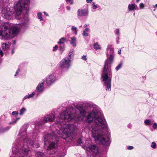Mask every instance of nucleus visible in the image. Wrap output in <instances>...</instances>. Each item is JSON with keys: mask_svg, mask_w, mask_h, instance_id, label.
<instances>
[{"mask_svg": "<svg viewBox=\"0 0 157 157\" xmlns=\"http://www.w3.org/2000/svg\"><path fill=\"white\" fill-rule=\"evenodd\" d=\"M87 120L89 123L94 120L96 123L95 127L93 128L91 134L96 142L105 146H109L110 142L107 135L110 134V132L104 116L100 113L92 112L87 116Z\"/></svg>", "mask_w": 157, "mask_h": 157, "instance_id": "obj_1", "label": "nucleus"}, {"mask_svg": "<svg viewBox=\"0 0 157 157\" xmlns=\"http://www.w3.org/2000/svg\"><path fill=\"white\" fill-rule=\"evenodd\" d=\"M75 130V126L73 124H68L62 127L59 131V136L54 134H48L44 137V145L48 143L49 146L47 149L48 154H53L57 146V142L59 138L66 140L67 137L72 135Z\"/></svg>", "mask_w": 157, "mask_h": 157, "instance_id": "obj_2", "label": "nucleus"}, {"mask_svg": "<svg viewBox=\"0 0 157 157\" xmlns=\"http://www.w3.org/2000/svg\"><path fill=\"white\" fill-rule=\"evenodd\" d=\"M114 52V49L112 45H108L106 54L108 55L110 54V55L105 61L101 72V79L103 82V85L106 86V90L109 91L111 90V82L112 77L111 66L114 59V55L113 54Z\"/></svg>", "mask_w": 157, "mask_h": 157, "instance_id": "obj_3", "label": "nucleus"}, {"mask_svg": "<svg viewBox=\"0 0 157 157\" xmlns=\"http://www.w3.org/2000/svg\"><path fill=\"white\" fill-rule=\"evenodd\" d=\"M30 0H19L14 6V11H11V9L4 8L2 11V16L6 19H9L10 16L15 12V17L17 19H20L19 16L21 15L23 10H28L29 7Z\"/></svg>", "mask_w": 157, "mask_h": 157, "instance_id": "obj_4", "label": "nucleus"}, {"mask_svg": "<svg viewBox=\"0 0 157 157\" xmlns=\"http://www.w3.org/2000/svg\"><path fill=\"white\" fill-rule=\"evenodd\" d=\"M7 24L3 25L2 29L0 30V36L3 38H8L12 34L18 33L20 30V28L19 25H14L11 26L10 29L9 26Z\"/></svg>", "mask_w": 157, "mask_h": 157, "instance_id": "obj_5", "label": "nucleus"}, {"mask_svg": "<svg viewBox=\"0 0 157 157\" xmlns=\"http://www.w3.org/2000/svg\"><path fill=\"white\" fill-rule=\"evenodd\" d=\"M23 141V146H21L20 149L16 148L14 149L13 148V151L14 154H17L18 156L20 155L21 156H19V157H22L23 156L22 155H27V152L29 150V146L34 145V142L29 139H24ZM18 147L19 148V146Z\"/></svg>", "mask_w": 157, "mask_h": 157, "instance_id": "obj_6", "label": "nucleus"}, {"mask_svg": "<svg viewBox=\"0 0 157 157\" xmlns=\"http://www.w3.org/2000/svg\"><path fill=\"white\" fill-rule=\"evenodd\" d=\"M75 117L72 114V112L69 110V109L62 112L60 115V118L65 121L71 120Z\"/></svg>", "mask_w": 157, "mask_h": 157, "instance_id": "obj_7", "label": "nucleus"}, {"mask_svg": "<svg viewBox=\"0 0 157 157\" xmlns=\"http://www.w3.org/2000/svg\"><path fill=\"white\" fill-rule=\"evenodd\" d=\"M83 148L84 149H86L87 150L89 151L92 154L93 156H95L98 152V148L95 145H91L87 146L85 145L83 146Z\"/></svg>", "mask_w": 157, "mask_h": 157, "instance_id": "obj_8", "label": "nucleus"}, {"mask_svg": "<svg viewBox=\"0 0 157 157\" xmlns=\"http://www.w3.org/2000/svg\"><path fill=\"white\" fill-rule=\"evenodd\" d=\"M70 59L68 57H66L60 62L59 67L62 68H67V69L70 66Z\"/></svg>", "mask_w": 157, "mask_h": 157, "instance_id": "obj_9", "label": "nucleus"}, {"mask_svg": "<svg viewBox=\"0 0 157 157\" xmlns=\"http://www.w3.org/2000/svg\"><path fill=\"white\" fill-rule=\"evenodd\" d=\"M54 118L55 117L54 115L52 114H50L47 115L46 117H45L44 118L43 121H41L40 122L38 123L37 124L36 123V124L39 125L40 124H43L48 121L52 122L53 121Z\"/></svg>", "mask_w": 157, "mask_h": 157, "instance_id": "obj_10", "label": "nucleus"}, {"mask_svg": "<svg viewBox=\"0 0 157 157\" xmlns=\"http://www.w3.org/2000/svg\"><path fill=\"white\" fill-rule=\"evenodd\" d=\"M56 80L55 76L52 75H50L46 78V82L48 85H50Z\"/></svg>", "mask_w": 157, "mask_h": 157, "instance_id": "obj_11", "label": "nucleus"}, {"mask_svg": "<svg viewBox=\"0 0 157 157\" xmlns=\"http://www.w3.org/2000/svg\"><path fill=\"white\" fill-rule=\"evenodd\" d=\"M88 14V10L86 9H79L78 10V16L82 17L87 16Z\"/></svg>", "mask_w": 157, "mask_h": 157, "instance_id": "obj_12", "label": "nucleus"}, {"mask_svg": "<svg viewBox=\"0 0 157 157\" xmlns=\"http://www.w3.org/2000/svg\"><path fill=\"white\" fill-rule=\"evenodd\" d=\"M75 107L77 109L79 113V115L78 116V118H81V116L83 117L84 116L85 114V111L84 109L81 106H75Z\"/></svg>", "mask_w": 157, "mask_h": 157, "instance_id": "obj_13", "label": "nucleus"}, {"mask_svg": "<svg viewBox=\"0 0 157 157\" xmlns=\"http://www.w3.org/2000/svg\"><path fill=\"white\" fill-rule=\"evenodd\" d=\"M128 7L129 10L130 11L135 10L137 8V6L134 4H129Z\"/></svg>", "mask_w": 157, "mask_h": 157, "instance_id": "obj_14", "label": "nucleus"}, {"mask_svg": "<svg viewBox=\"0 0 157 157\" xmlns=\"http://www.w3.org/2000/svg\"><path fill=\"white\" fill-rule=\"evenodd\" d=\"M43 83L42 82L41 83H39L37 87H36V91L37 92H40L42 91L43 89Z\"/></svg>", "mask_w": 157, "mask_h": 157, "instance_id": "obj_15", "label": "nucleus"}, {"mask_svg": "<svg viewBox=\"0 0 157 157\" xmlns=\"http://www.w3.org/2000/svg\"><path fill=\"white\" fill-rule=\"evenodd\" d=\"M10 45V43L8 42V43H3L2 44V48L3 50H6V49L8 48Z\"/></svg>", "mask_w": 157, "mask_h": 157, "instance_id": "obj_16", "label": "nucleus"}, {"mask_svg": "<svg viewBox=\"0 0 157 157\" xmlns=\"http://www.w3.org/2000/svg\"><path fill=\"white\" fill-rule=\"evenodd\" d=\"M71 40L70 41V43L72 44L73 46L75 47L76 46V38L73 37L71 38Z\"/></svg>", "mask_w": 157, "mask_h": 157, "instance_id": "obj_17", "label": "nucleus"}, {"mask_svg": "<svg viewBox=\"0 0 157 157\" xmlns=\"http://www.w3.org/2000/svg\"><path fill=\"white\" fill-rule=\"evenodd\" d=\"M65 41L66 39L64 37H63L59 39V41L58 42V43L60 45H61L62 44L63 45L65 43Z\"/></svg>", "mask_w": 157, "mask_h": 157, "instance_id": "obj_18", "label": "nucleus"}, {"mask_svg": "<svg viewBox=\"0 0 157 157\" xmlns=\"http://www.w3.org/2000/svg\"><path fill=\"white\" fill-rule=\"evenodd\" d=\"M28 21V19L25 16L22 20L21 24L22 25H24L26 24Z\"/></svg>", "mask_w": 157, "mask_h": 157, "instance_id": "obj_19", "label": "nucleus"}, {"mask_svg": "<svg viewBox=\"0 0 157 157\" xmlns=\"http://www.w3.org/2000/svg\"><path fill=\"white\" fill-rule=\"evenodd\" d=\"M45 155L43 154L42 153L40 152H37L36 153L35 156L36 157H44Z\"/></svg>", "mask_w": 157, "mask_h": 157, "instance_id": "obj_20", "label": "nucleus"}, {"mask_svg": "<svg viewBox=\"0 0 157 157\" xmlns=\"http://www.w3.org/2000/svg\"><path fill=\"white\" fill-rule=\"evenodd\" d=\"M34 94L35 93L34 92H33L30 94H29L28 95L25 96V97H24L23 99H26L27 98H32L33 97Z\"/></svg>", "mask_w": 157, "mask_h": 157, "instance_id": "obj_21", "label": "nucleus"}, {"mask_svg": "<svg viewBox=\"0 0 157 157\" xmlns=\"http://www.w3.org/2000/svg\"><path fill=\"white\" fill-rule=\"evenodd\" d=\"M94 48L96 50L101 49V47H100V45L97 43H96L94 44Z\"/></svg>", "mask_w": 157, "mask_h": 157, "instance_id": "obj_22", "label": "nucleus"}, {"mask_svg": "<svg viewBox=\"0 0 157 157\" xmlns=\"http://www.w3.org/2000/svg\"><path fill=\"white\" fill-rule=\"evenodd\" d=\"M42 13H39L37 14L38 18L40 19V21L43 20V18L42 16Z\"/></svg>", "mask_w": 157, "mask_h": 157, "instance_id": "obj_23", "label": "nucleus"}, {"mask_svg": "<svg viewBox=\"0 0 157 157\" xmlns=\"http://www.w3.org/2000/svg\"><path fill=\"white\" fill-rule=\"evenodd\" d=\"M26 111V109L24 108H22L20 110V115H23Z\"/></svg>", "mask_w": 157, "mask_h": 157, "instance_id": "obj_24", "label": "nucleus"}, {"mask_svg": "<svg viewBox=\"0 0 157 157\" xmlns=\"http://www.w3.org/2000/svg\"><path fill=\"white\" fill-rule=\"evenodd\" d=\"M122 65V63H120L116 68V70L117 71L121 68Z\"/></svg>", "mask_w": 157, "mask_h": 157, "instance_id": "obj_25", "label": "nucleus"}, {"mask_svg": "<svg viewBox=\"0 0 157 157\" xmlns=\"http://www.w3.org/2000/svg\"><path fill=\"white\" fill-rule=\"evenodd\" d=\"M146 125H149L151 124V122L149 120H146L144 121Z\"/></svg>", "mask_w": 157, "mask_h": 157, "instance_id": "obj_26", "label": "nucleus"}, {"mask_svg": "<svg viewBox=\"0 0 157 157\" xmlns=\"http://www.w3.org/2000/svg\"><path fill=\"white\" fill-rule=\"evenodd\" d=\"M156 144L154 142H152L151 145V147L153 148H156Z\"/></svg>", "mask_w": 157, "mask_h": 157, "instance_id": "obj_27", "label": "nucleus"}, {"mask_svg": "<svg viewBox=\"0 0 157 157\" xmlns=\"http://www.w3.org/2000/svg\"><path fill=\"white\" fill-rule=\"evenodd\" d=\"M71 29L73 31H75L76 33V34L77 30L76 27L73 26H72Z\"/></svg>", "mask_w": 157, "mask_h": 157, "instance_id": "obj_28", "label": "nucleus"}, {"mask_svg": "<svg viewBox=\"0 0 157 157\" xmlns=\"http://www.w3.org/2000/svg\"><path fill=\"white\" fill-rule=\"evenodd\" d=\"M82 35L84 36H88V34L86 32L83 31L82 33Z\"/></svg>", "mask_w": 157, "mask_h": 157, "instance_id": "obj_29", "label": "nucleus"}, {"mask_svg": "<svg viewBox=\"0 0 157 157\" xmlns=\"http://www.w3.org/2000/svg\"><path fill=\"white\" fill-rule=\"evenodd\" d=\"M18 114V112L16 111H14L12 112V115H17Z\"/></svg>", "mask_w": 157, "mask_h": 157, "instance_id": "obj_30", "label": "nucleus"}, {"mask_svg": "<svg viewBox=\"0 0 157 157\" xmlns=\"http://www.w3.org/2000/svg\"><path fill=\"white\" fill-rule=\"evenodd\" d=\"M92 4L93 5V9H95L97 8V6L96 5H95L94 2H92Z\"/></svg>", "mask_w": 157, "mask_h": 157, "instance_id": "obj_31", "label": "nucleus"}, {"mask_svg": "<svg viewBox=\"0 0 157 157\" xmlns=\"http://www.w3.org/2000/svg\"><path fill=\"white\" fill-rule=\"evenodd\" d=\"M144 4L142 3H140V9H142L144 8Z\"/></svg>", "mask_w": 157, "mask_h": 157, "instance_id": "obj_32", "label": "nucleus"}, {"mask_svg": "<svg viewBox=\"0 0 157 157\" xmlns=\"http://www.w3.org/2000/svg\"><path fill=\"white\" fill-rule=\"evenodd\" d=\"M153 127L155 129L157 128V124L156 123H155L153 125Z\"/></svg>", "mask_w": 157, "mask_h": 157, "instance_id": "obj_33", "label": "nucleus"}, {"mask_svg": "<svg viewBox=\"0 0 157 157\" xmlns=\"http://www.w3.org/2000/svg\"><path fill=\"white\" fill-rule=\"evenodd\" d=\"M58 48V46L57 45H56L55 47H54L53 49V51H55Z\"/></svg>", "mask_w": 157, "mask_h": 157, "instance_id": "obj_34", "label": "nucleus"}, {"mask_svg": "<svg viewBox=\"0 0 157 157\" xmlns=\"http://www.w3.org/2000/svg\"><path fill=\"white\" fill-rule=\"evenodd\" d=\"M68 3V2H70L71 4L73 3V1L72 0H65Z\"/></svg>", "mask_w": 157, "mask_h": 157, "instance_id": "obj_35", "label": "nucleus"}, {"mask_svg": "<svg viewBox=\"0 0 157 157\" xmlns=\"http://www.w3.org/2000/svg\"><path fill=\"white\" fill-rule=\"evenodd\" d=\"M86 56H82V59L83 60L86 61Z\"/></svg>", "mask_w": 157, "mask_h": 157, "instance_id": "obj_36", "label": "nucleus"}, {"mask_svg": "<svg viewBox=\"0 0 157 157\" xmlns=\"http://www.w3.org/2000/svg\"><path fill=\"white\" fill-rule=\"evenodd\" d=\"M115 33L116 34H119V29H116V30Z\"/></svg>", "mask_w": 157, "mask_h": 157, "instance_id": "obj_37", "label": "nucleus"}, {"mask_svg": "<svg viewBox=\"0 0 157 157\" xmlns=\"http://www.w3.org/2000/svg\"><path fill=\"white\" fill-rule=\"evenodd\" d=\"M133 148V147L132 146H128V147L127 149L128 150H132V149Z\"/></svg>", "mask_w": 157, "mask_h": 157, "instance_id": "obj_38", "label": "nucleus"}, {"mask_svg": "<svg viewBox=\"0 0 157 157\" xmlns=\"http://www.w3.org/2000/svg\"><path fill=\"white\" fill-rule=\"evenodd\" d=\"M22 128H24V129H25V132H23V133H24V135H25V134H26V132H25V131H26V126H23L22 127Z\"/></svg>", "mask_w": 157, "mask_h": 157, "instance_id": "obj_39", "label": "nucleus"}, {"mask_svg": "<svg viewBox=\"0 0 157 157\" xmlns=\"http://www.w3.org/2000/svg\"><path fill=\"white\" fill-rule=\"evenodd\" d=\"M73 53V50H72V51H71L68 54V56L69 57L71 56L72 55V53Z\"/></svg>", "mask_w": 157, "mask_h": 157, "instance_id": "obj_40", "label": "nucleus"}, {"mask_svg": "<svg viewBox=\"0 0 157 157\" xmlns=\"http://www.w3.org/2000/svg\"><path fill=\"white\" fill-rule=\"evenodd\" d=\"M19 71L20 69L19 68H18L17 71L16 72V74L15 75V76H16L17 75L19 72Z\"/></svg>", "mask_w": 157, "mask_h": 157, "instance_id": "obj_41", "label": "nucleus"}, {"mask_svg": "<svg viewBox=\"0 0 157 157\" xmlns=\"http://www.w3.org/2000/svg\"><path fill=\"white\" fill-rule=\"evenodd\" d=\"M19 119V118H17L16 119V120L15 121H14L13 122H12L11 123H10L11 124H15V123H16V122Z\"/></svg>", "mask_w": 157, "mask_h": 157, "instance_id": "obj_42", "label": "nucleus"}, {"mask_svg": "<svg viewBox=\"0 0 157 157\" xmlns=\"http://www.w3.org/2000/svg\"><path fill=\"white\" fill-rule=\"evenodd\" d=\"M19 119V118H17L16 119V120L15 121H14L13 122H12L11 123H10L11 124H15V123H16V122Z\"/></svg>", "mask_w": 157, "mask_h": 157, "instance_id": "obj_43", "label": "nucleus"}, {"mask_svg": "<svg viewBox=\"0 0 157 157\" xmlns=\"http://www.w3.org/2000/svg\"><path fill=\"white\" fill-rule=\"evenodd\" d=\"M92 1V0H86V2L88 3H91Z\"/></svg>", "mask_w": 157, "mask_h": 157, "instance_id": "obj_44", "label": "nucleus"}, {"mask_svg": "<svg viewBox=\"0 0 157 157\" xmlns=\"http://www.w3.org/2000/svg\"><path fill=\"white\" fill-rule=\"evenodd\" d=\"M89 29L88 28H86L83 31H86V32H87L89 31Z\"/></svg>", "mask_w": 157, "mask_h": 157, "instance_id": "obj_45", "label": "nucleus"}, {"mask_svg": "<svg viewBox=\"0 0 157 157\" xmlns=\"http://www.w3.org/2000/svg\"><path fill=\"white\" fill-rule=\"evenodd\" d=\"M66 8H67V10H70V9H71L70 7L69 6H66Z\"/></svg>", "mask_w": 157, "mask_h": 157, "instance_id": "obj_46", "label": "nucleus"}, {"mask_svg": "<svg viewBox=\"0 0 157 157\" xmlns=\"http://www.w3.org/2000/svg\"><path fill=\"white\" fill-rule=\"evenodd\" d=\"M60 51H63V48H62L61 47V45L60 46Z\"/></svg>", "mask_w": 157, "mask_h": 157, "instance_id": "obj_47", "label": "nucleus"}, {"mask_svg": "<svg viewBox=\"0 0 157 157\" xmlns=\"http://www.w3.org/2000/svg\"><path fill=\"white\" fill-rule=\"evenodd\" d=\"M121 50L120 49H119L118 51V54H120L121 53Z\"/></svg>", "mask_w": 157, "mask_h": 157, "instance_id": "obj_48", "label": "nucleus"}, {"mask_svg": "<svg viewBox=\"0 0 157 157\" xmlns=\"http://www.w3.org/2000/svg\"><path fill=\"white\" fill-rule=\"evenodd\" d=\"M78 141V143L79 144H80L82 143V142L81 139L79 140Z\"/></svg>", "mask_w": 157, "mask_h": 157, "instance_id": "obj_49", "label": "nucleus"}, {"mask_svg": "<svg viewBox=\"0 0 157 157\" xmlns=\"http://www.w3.org/2000/svg\"><path fill=\"white\" fill-rule=\"evenodd\" d=\"M0 55H1V56H3V52L2 51H0Z\"/></svg>", "mask_w": 157, "mask_h": 157, "instance_id": "obj_50", "label": "nucleus"}, {"mask_svg": "<svg viewBox=\"0 0 157 157\" xmlns=\"http://www.w3.org/2000/svg\"><path fill=\"white\" fill-rule=\"evenodd\" d=\"M44 14L46 15V16H48V14H47L46 12H44Z\"/></svg>", "mask_w": 157, "mask_h": 157, "instance_id": "obj_51", "label": "nucleus"}, {"mask_svg": "<svg viewBox=\"0 0 157 157\" xmlns=\"http://www.w3.org/2000/svg\"><path fill=\"white\" fill-rule=\"evenodd\" d=\"M22 134V133H21V131H20L19 132V136H21V134Z\"/></svg>", "mask_w": 157, "mask_h": 157, "instance_id": "obj_52", "label": "nucleus"}, {"mask_svg": "<svg viewBox=\"0 0 157 157\" xmlns=\"http://www.w3.org/2000/svg\"><path fill=\"white\" fill-rule=\"evenodd\" d=\"M154 8H157V4H156L154 7Z\"/></svg>", "mask_w": 157, "mask_h": 157, "instance_id": "obj_53", "label": "nucleus"}, {"mask_svg": "<svg viewBox=\"0 0 157 157\" xmlns=\"http://www.w3.org/2000/svg\"><path fill=\"white\" fill-rule=\"evenodd\" d=\"M87 26V25L86 24H85L84 25V27L85 28L86 27V26Z\"/></svg>", "mask_w": 157, "mask_h": 157, "instance_id": "obj_54", "label": "nucleus"}, {"mask_svg": "<svg viewBox=\"0 0 157 157\" xmlns=\"http://www.w3.org/2000/svg\"><path fill=\"white\" fill-rule=\"evenodd\" d=\"M23 145V143H22V142H20V144H19V145Z\"/></svg>", "mask_w": 157, "mask_h": 157, "instance_id": "obj_55", "label": "nucleus"}, {"mask_svg": "<svg viewBox=\"0 0 157 157\" xmlns=\"http://www.w3.org/2000/svg\"><path fill=\"white\" fill-rule=\"evenodd\" d=\"M128 127L129 128H130L131 127V126L129 124V125H128Z\"/></svg>", "mask_w": 157, "mask_h": 157, "instance_id": "obj_56", "label": "nucleus"}, {"mask_svg": "<svg viewBox=\"0 0 157 157\" xmlns=\"http://www.w3.org/2000/svg\"><path fill=\"white\" fill-rule=\"evenodd\" d=\"M140 0H136V2H138Z\"/></svg>", "mask_w": 157, "mask_h": 157, "instance_id": "obj_57", "label": "nucleus"}, {"mask_svg": "<svg viewBox=\"0 0 157 157\" xmlns=\"http://www.w3.org/2000/svg\"><path fill=\"white\" fill-rule=\"evenodd\" d=\"M71 109H72V110H73L74 109V108H71Z\"/></svg>", "mask_w": 157, "mask_h": 157, "instance_id": "obj_58", "label": "nucleus"}, {"mask_svg": "<svg viewBox=\"0 0 157 157\" xmlns=\"http://www.w3.org/2000/svg\"><path fill=\"white\" fill-rule=\"evenodd\" d=\"M12 53H13V51H12Z\"/></svg>", "mask_w": 157, "mask_h": 157, "instance_id": "obj_59", "label": "nucleus"}, {"mask_svg": "<svg viewBox=\"0 0 157 157\" xmlns=\"http://www.w3.org/2000/svg\"><path fill=\"white\" fill-rule=\"evenodd\" d=\"M60 155H59V156H58V157H60Z\"/></svg>", "mask_w": 157, "mask_h": 157, "instance_id": "obj_60", "label": "nucleus"}, {"mask_svg": "<svg viewBox=\"0 0 157 157\" xmlns=\"http://www.w3.org/2000/svg\"><path fill=\"white\" fill-rule=\"evenodd\" d=\"M38 147V146H37V147Z\"/></svg>", "mask_w": 157, "mask_h": 157, "instance_id": "obj_61", "label": "nucleus"}]
</instances>
